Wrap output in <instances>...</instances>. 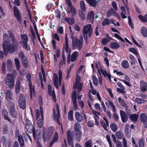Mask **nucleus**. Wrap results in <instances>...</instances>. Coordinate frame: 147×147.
<instances>
[{
	"mask_svg": "<svg viewBox=\"0 0 147 147\" xmlns=\"http://www.w3.org/2000/svg\"><path fill=\"white\" fill-rule=\"evenodd\" d=\"M15 63L16 65V69L17 70H19L20 69V64L19 61L18 59L16 58L15 59Z\"/></svg>",
	"mask_w": 147,
	"mask_h": 147,
	"instance_id": "obj_51",
	"label": "nucleus"
},
{
	"mask_svg": "<svg viewBox=\"0 0 147 147\" xmlns=\"http://www.w3.org/2000/svg\"><path fill=\"white\" fill-rule=\"evenodd\" d=\"M138 144L139 147H144V143L143 139H142L139 140Z\"/></svg>",
	"mask_w": 147,
	"mask_h": 147,
	"instance_id": "obj_62",
	"label": "nucleus"
},
{
	"mask_svg": "<svg viewBox=\"0 0 147 147\" xmlns=\"http://www.w3.org/2000/svg\"><path fill=\"white\" fill-rule=\"evenodd\" d=\"M82 88V85L80 82L75 83L73 85L74 88L77 89L78 92L81 91Z\"/></svg>",
	"mask_w": 147,
	"mask_h": 147,
	"instance_id": "obj_23",
	"label": "nucleus"
},
{
	"mask_svg": "<svg viewBox=\"0 0 147 147\" xmlns=\"http://www.w3.org/2000/svg\"><path fill=\"white\" fill-rule=\"evenodd\" d=\"M139 119L143 123L144 127H147V114L145 113H141L139 116Z\"/></svg>",
	"mask_w": 147,
	"mask_h": 147,
	"instance_id": "obj_10",
	"label": "nucleus"
},
{
	"mask_svg": "<svg viewBox=\"0 0 147 147\" xmlns=\"http://www.w3.org/2000/svg\"><path fill=\"white\" fill-rule=\"evenodd\" d=\"M129 24L131 28L133 29L134 28V25L132 22L131 19L129 16L128 17Z\"/></svg>",
	"mask_w": 147,
	"mask_h": 147,
	"instance_id": "obj_63",
	"label": "nucleus"
},
{
	"mask_svg": "<svg viewBox=\"0 0 147 147\" xmlns=\"http://www.w3.org/2000/svg\"><path fill=\"white\" fill-rule=\"evenodd\" d=\"M6 99L7 100H9L12 98V94L10 91L8 90H6L5 91Z\"/></svg>",
	"mask_w": 147,
	"mask_h": 147,
	"instance_id": "obj_25",
	"label": "nucleus"
},
{
	"mask_svg": "<svg viewBox=\"0 0 147 147\" xmlns=\"http://www.w3.org/2000/svg\"><path fill=\"white\" fill-rule=\"evenodd\" d=\"M10 116L13 118H16L18 115L17 112L15 110L14 105L13 103H11V107L9 109Z\"/></svg>",
	"mask_w": 147,
	"mask_h": 147,
	"instance_id": "obj_11",
	"label": "nucleus"
},
{
	"mask_svg": "<svg viewBox=\"0 0 147 147\" xmlns=\"http://www.w3.org/2000/svg\"><path fill=\"white\" fill-rule=\"evenodd\" d=\"M18 141L20 146L22 147L24 145V143L22 136H20L18 138Z\"/></svg>",
	"mask_w": 147,
	"mask_h": 147,
	"instance_id": "obj_54",
	"label": "nucleus"
},
{
	"mask_svg": "<svg viewBox=\"0 0 147 147\" xmlns=\"http://www.w3.org/2000/svg\"><path fill=\"white\" fill-rule=\"evenodd\" d=\"M3 48L4 54L7 56L8 52L10 53H13L17 49V46L16 44H9L10 41L8 35L5 33L3 36Z\"/></svg>",
	"mask_w": 147,
	"mask_h": 147,
	"instance_id": "obj_1",
	"label": "nucleus"
},
{
	"mask_svg": "<svg viewBox=\"0 0 147 147\" xmlns=\"http://www.w3.org/2000/svg\"><path fill=\"white\" fill-rule=\"evenodd\" d=\"M80 128L79 123H75L74 127L73 137L78 141H80L82 136V133L80 130Z\"/></svg>",
	"mask_w": 147,
	"mask_h": 147,
	"instance_id": "obj_3",
	"label": "nucleus"
},
{
	"mask_svg": "<svg viewBox=\"0 0 147 147\" xmlns=\"http://www.w3.org/2000/svg\"><path fill=\"white\" fill-rule=\"evenodd\" d=\"M73 34L72 33L71 38L73 40H72V46L73 47H76L79 50L81 49L83 45V37L81 36L80 37V40H78L77 38L76 37L73 36Z\"/></svg>",
	"mask_w": 147,
	"mask_h": 147,
	"instance_id": "obj_4",
	"label": "nucleus"
},
{
	"mask_svg": "<svg viewBox=\"0 0 147 147\" xmlns=\"http://www.w3.org/2000/svg\"><path fill=\"white\" fill-rule=\"evenodd\" d=\"M120 114L122 121L124 123L126 122L128 119V116L126 113L124 111L121 110L120 111Z\"/></svg>",
	"mask_w": 147,
	"mask_h": 147,
	"instance_id": "obj_15",
	"label": "nucleus"
},
{
	"mask_svg": "<svg viewBox=\"0 0 147 147\" xmlns=\"http://www.w3.org/2000/svg\"><path fill=\"white\" fill-rule=\"evenodd\" d=\"M118 100L119 103L122 106L125 108L127 107V105L123 99H121L120 98H119Z\"/></svg>",
	"mask_w": 147,
	"mask_h": 147,
	"instance_id": "obj_44",
	"label": "nucleus"
},
{
	"mask_svg": "<svg viewBox=\"0 0 147 147\" xmlns=\"http://www.w3.org/2000/svg\"><path fill=\"white\" fill-rule=\"evenodd\" d=\"M53 113L55 116H56V117L58 123L59 124V120L60 117V114L59 113V106L57 103L56 104L55 109H53Z\"/></svg>",
	"mask_w": 147,
	"mask_h": 147,
	"instance_id": "obj_13",
	"label": "nucleus"
},
{
	"mask_svg": "<svg viewBox=\"0 0 147 147\" xmlns=\"http://www.w3.org/2000/svg\"><path fill=\"white\" fill-rule=\"evenodd\" d=\"M65 44L64 45L63 51H65L68 55H70L71 49L69 47L68 38L66 34L65 35Z\"/></svg>",
	"mask_w": 147,
	"mask_h": 147,
	"instance_id": "obj_7",
	"label": "nucleus"
},
{
	"mask_svg": "<svg viewBox=\"0 0 147 147\" xmlns=\"http://www.w3.org/2000/svg\"><path fill=\"white\" fill-rule=\"evenodd\" d=\"M16 75V71L15 70L12 71L11 74H8L6 75L5 83L7 86L11 88L14 87V80Z\"/></svg>",
	"mask_w": 147,
	"mask_h": 147,
	"instance_id": "obj_2",
	"label": "nucleus"
},
{
	"mask_svg": "<svg viewBox=\"0 0 147 147\" xmlns=\"http://www.w3.org/2000/svg\"><path fill=\"white\" fill-rule=\"evenodd\" d=\"M75 118L78 122H81L83 120L82 116L78 112H76L75 113Z\"/></svg>",
	"mask_w": 147,
	"mask_h": 147,
	"instance_id": "obj_24",
	"label": "nucleus"
},
{
	"mask_svg": "<svg viewBox=\"0 0 147 147\" xmlns=\"http://www.w3.org/2000/svg\"><path fill=\"white\" fill-rule=\"evenodd\" d=\"M3 115L4 119L8 121L11 122L12 121L9 116L8 113L6 109L3 110L2 112Z\"/></svg>",
	"mask_w": 147,
	"mask_h": 147,
	"instance_id": "obj_21",
	"label": "nucleus"
},
{
	"mask_svg": "<svg viewBox=\"0 0 147 147\" xmlns=\"http://www.w3.org/2000/svg\"><path fill=\"white\" fill-rule=\"evenodd\" d=\"M92 78L93 84L95 86H97L98 84V81L97 78L94 76H93Z\"/></svg>",
	"mask_w": 147,
	"mask_h": 147,
	"instance_id": "obj_60",
	"label": "nucleus"
},
{
	"mask_svg": "<svg viewBox=\"0 0 147 147\" xmlns=\"http://www.w3.org/2000/svg\"><path fill=\"white\" fill-rule=\"evenodd\" d=\"M110 127L112 130L114 132H115L117 128V126L115 123H112L110 125Z\"/></svg>",
	"mask_w": 147,
	"mask_h": 147,
	"instance_id": "obj_48",
	"label": "nucleus"
},
{
	"mask_svg": "<svg viewBox=\"0 0 147 147\" xmlns=\"http://www.w3.org/2000/svg\"><path fill=\"white\" fill-rule=\"evenodd\" d=\"M30 98L32 99V97L33 95L34 94L35 91L34 88L30 87Z\"/></svg>",
	"mask_w": 147,
	"mask_h": 147,
	"instance_id": "obj_59",
	"label": "nucleus"
},
{
	"mask_svg": "<svg viewBox=\"0 0 147 147\" xmlns=\"http://www.w3.org/2000/svg\"><path fill=\"white\" fill-rule=\"evenodd\" d=\"M73 111H69L68 113V118L69 120L72 121L73 120Z\"/></svg>",
	"mask_w": 147,
	"mask_h": 147,
	"instance_id": "obj_57",
	"label": "nucleus"
},
{
	"mask_svg": "<svg viewBox=\"0 0 147 147\" xmlns=\"http://www.w3.org/2000/svg\"><path fill=\"white\" fill-rule=\"evenodd\" d=\"M78 53L77 51L74 52L71 54V61L72 62L75 61L76 59L78 56Z\"/></svg>",
	"mask_w": 147,
	"mask_h": 147,
	"instance_id": "obj_26",
	"label": "nucleus"
},
{
	"mask_svg": "<svg viewBox=\"0 0 147 147\" xmlns=\"http://www.w3.org/2000/svg\"><path fill=\"white\" fill-rule=\"evenodd\" d=\"M25 127L27 131L29 132H31L34 130L32 123L28 119L26 120Z\"/></svg>",
	"mask_w": 147,
	"mask_h": 147,
	"instance_id": "obj_9",
	"label": "nucleus"
},
{
	"mask_svg": "<svg viewBox=\"0 0 147 147\" xmlns=\"http://www.w3.org/2000/svg\"><path fill=\"white\" fill-rule=\"evenodd\" d=\"M100 123L101 125L104 128V129L107 131V127L109 126V125H107L106 123H105L103 121H101Z\"/></svg>",
	"mask_w": 147,
	"mask_h": 147,
	"instance_id": "obj_64",
	"label": "nucleus"
},
{
	"mask_svg": "<svg viewBox=\"0 0 147 147\" xmlns=\"http://www.w3.org/2000/svg\"><path fill=\"white\" fill-rule=\"evenodd\" d=\"M92 93L94 95L96 94V96L97 98V99L100 101H101V98L100 95L99 93L98 92H97V91L94 89H92L90 90Z\"/></svg>",
	"mask_w": 147,
	"mask_h": 147,
	"instance_id": "obj_31",
	"label": "nucleus"
},
{
	"mask_svg": "<svg viewBox=\"0 0 147 147\" xmlns=\"http://www.w3.org/2000/svg\"><path fill=\"white\" fill-rule=\"evenodd\" d=\"M106 106L109 108H111L113 113L116 111V109L113 103L110 101H108L105 102Z\"/></svg>",
	"mask_w": 147,
	"mask_h": 147,
	"instance_id": "obj_18",
	"label": "nucleus"
},
{
	"mask_svg": "<svg viewBox=\"0 0 147 147\" xmlns=\"http://www.w3.org/2000/svg\"><path fill=\"white\" fill-rule=\"evenodd\" d=\"M21 38L23 40L21 42H28V38L26 34H23L21 35Z\"/></svg>",
	"mask_w": 147,
	"mask_h": 147,
	"instance_id": "obj_55",
	"label": "nucleus"
},
{
	"mask_svg": "<svg viewBox=\"0 0 147 147\" xmlns=\"http://www.w3.org/2000/svg\"><path fill=\"white\" fill-rule=\"evenodd\" d=\"M138 115L137 114H133L131 115L130 117V119L134 121H136L138 119Z\"/></svg>",
	"mask_w": 147,
	"mask_h": 147,
	"instance_id": "obj_41",
	"label": "nucleus"
},
{
	"mask_svg": "<svg viewBox=\"0 0 147 147\" xmlns=\"http://www.w3.org/2000/svg\"><path fill=\"white\" fill-rule=\"evenodd\" d=\"M85 146L86 147H92V140H90L87 141L85 143Z\"/></svg>",
	"mask_w": 147,
	"mask_h": 147,
	"instance_id": "obj_50",
	"label": "nucleus"
},
{
	"mask_svg": "<svg viewBox=\"0 0 147 147\" xmlns=\"http://www.w3.org/2000/svg\"><path fill=\"white\" fill-rule=\"evenodd\" d=\"M87 2L90 5L94 7L96 6L98 1L95 0H86Z\"/></svg>",
	"mask_w": 147,
	"mask_h": 147,
	"instance_id": "obj_32",
	"label": "nucleus"
},
{
	"mask_svg": "<svg viewBox=\"0 0 147 147\" xmlns=\"http://www.w3.org/2000/svg\"><path fill=\"white\" fill-rule=\"evenodd\" d=\"M135 102L138 104H141L144 102H146L147 100L143 98H137L135 100Z\"/></svg>",
	"mask_w": 147,
	"mask_h": 147,
	"instance_id": "obj_35",
	"label": "nucleus"
},
{
	"mask_svg": "<svg viewBox=\"0 0 147 147\" xmlns=\"http://www.w3.org/2000/svg\"><path fill=\"white\" fill-rule=\"evenodd\" d=\"M114 11V9L111 8L108 11L107 13V16L108 18H109L112 15H113V13Z\"/></svg>",
	"mask_w": 147,
	"mask_h": 147,
	"instance_id": "obj_58",
	"label": "nucleus"
},
{
	"mask_svg": "<svg viewBox=\"0 0 147 147\" xmlns=\"http://www.w3.org/2000/svg\"><path fill=\"white\" fill-rule=\"evenodd\" d=\"M110 46L112 49H117L119 47V45L116 42H113L110 43Z\"/></svg>",
	"mask_w": 147,
	"mask_h": 147,
	"instance_id": "obj_47",
	"label": "nucleus"
},
{
	"mask_svg": "<svg viewBox=\"0 0 147 147\" xmlns=\"http://www.w3.org/2000/svg\"><path fill=\"white\" fill-rule=\"evenodd\" d=\"M122 67L124 68L127 69L129 67V64L128 62L126 60H124L121 63Z\"/></svg>",
	"mask_w": 147,
	"mask_h": 147,
	"instance_id": "obj_43",
	"label": "nucleus"
},
{
	"mask_svg": "<svg viewBox=\"0 0 147 147\" xmlns=\"http://www.w3.org/2000/svg\"><path fill=\"white\" fill-rule=\"evenodd\" d=\"M7 68L9 71H10L12 67V63L11 60L10 59H8L7 61Z\"/></svg>",
	"mask_w": 147,
	"mask_h": 147,
	"instance_id": "obj_33",
	"label": "nucleus"
},
{
	"mask_svg": "<svg viewBox=\"0 0 147 147\" xmlns=\"http://www.w3.org/2000/svg\"><path fill=\"white\" fill-rule=\"evenodd\" d=\"M48 94L50 96H51L54 101L56 102V100L55 91L53 90L51 92V87L50 85H49L48 86Z\"/></svg>",
	"mask_w": 147,
	"mask_h": 147,
	"instance_id": "obj_14",
	"label": "nucleus"
},
{
	"mask_svg": "<svg viewBox=\"0 0 147 147\" xmlns=\"http://www.w3.org/2000/svg\"><path fill=\"white\" fill-rule=\"evenodd\" d=\"M129 58L131 60V64L133 65L134 64L136 61V59L132 55H129Z\"/></svg>",
	"mask_w": 147,
	"mask_h": 147,
	"instance_id": "obj_49",
	"label": "nucleus"
},
{
	"mask_svg": "<svg viewBox=\"0 0 147 147\" xmlns=\"http://www.w3.org/2000/svg\"><path fill=\"white\" fill-rule=\"evenodd\" d=\"M54 131V128L52 126H50L47 128V132L48 134V136L51 137Z\"/></svg>",
	"mask_w": 147,
	"mask_h": 147,
	"instance_id": "obj_30",
	"label": "nucleus"
},
{
	"mask_svg": "<svg viewBox=\"0 0 147 147\" xmlns=\"http://www.w3.org/2000/svg\"><path fill=\"white\" fill-rule=\"evenodd\" d=\"M84 65H81L80 66L78 69L77 71V74H79L81 73H83V74H84L85 71V68L84 69Z\"/></svg>",
	"mask_w": 147,
	"mask_h": 147,
	"instance_id": "obj_42",
	"label": "nucleus"
},
{
	"mask_svg": "<svg viewBox=\"0 0 147 147\" xmlns=\"http://www.w3.org/2000/svg\"><path fill=\"white\" fill-rule=\"evenodd\" d=\"M64 20L67 22L69 25H72L74 23V20L73 18H64Z\"/></svg>",
	"mask_w": 147,
	"mask_h": 147,
	"instance_id": "obj_37",
	"label": "nucleus"
},
{
	"mask_svg": "<svg viewBox=\"0 0 147 147\" xmlns=\"http://www.w3.org/2000/svg\"><path fill=\"white\" fill-rule=\"evenodd\" d=\"M58 139V134L57 132L55 133L54 135L52 141L50 143V146H52L55 142H56Z\"/></svg>",
	"mask_w": 147,
	"mask_h": 147,
	"instance_id": "obj_28",
	"label": "nucleus"
},
{
	"mask_svg": "<svg viewBox=\"0 0 147 147\" xmlns=\"http://www.w3.org/2000/svg\"><path fill=\"white\" fill-rule=\"evenodd\" d=\"M32 132H33V135L34 138L35 139L36 138L37 139H39L40 138V135L41 134L40 130L37 129L35 131H34V130Z\"/></svg>",
	"mask_w": 147,
	"mask_h": 147,
	"instance_id": "obj_27",
	"label": "nucleus"
},
{
	"mask_svg": "<svg viewBox=\"0 0 147 147\" xmlns=\"http://www.w3.org/2000/svg\"><path fill=\"white\" fill-rule=\"evenodd\" d=\"M53 83L54 85L57 88L59 87L58 80L57 75L56 74H54L53 77Z\"/></svg>",
	"mask_w": 147,
	"mask_h": 147,
	"instance_id": "obj_22",
	"label": "nucleus"
},
{
	"mask_svg": "<svg viewBox=\"0 0 147 147\" xmlns=\"http://www.w3.org/2000/svg\"><path fill=\"white\" fill-rule=\"evenodd\" d=\"M62 73L61 71L60 70L59 71L58 75H59V83L60 86H61V81L62 79Z\"/></svg>",
	"mask_w": 147,
	"mask_h": 147,
	"instance_id": "obj_53",
	"label": "nucleus"
},
{
	"mask_svg": "<svg viewBox=\"0 0 147 147\" xmlns=\"http://www.w3.org/2000/svg\"><path fill=\"white\" fill-rule=\"evenodd\" d=\"M94 18V12L93 11H91L89 12L87 16V19L88 20H90L92 23Z\"/></svg>",
	"mask_w": 147,
	"mask_h": 147,
	"instance_id": "obj_19",
	"label": "nucleus"
},
{
	"mask_svg": "<svg viewBox=\"0 0 147 147\" xmlns=\"http://www.w3.org/2000/svg\"><path fill=\"white\" fill-rule=\"evenodd\" d=\"M20 42V43L22 45L23 47L27 50H30V47L29 45L27 44L28 42Z\"/></svg>",
	"mask_w": 147,
	"mask_h": 147,
	"instance_id": "obj_40",
	"label": "nucleus"
},
{
	"mask_svg": "<svg viewBox=\"0 0 147 147\" xmlns=\"http://www.w3.org/2000/svg\"><path fill=\"white\" fill-rule=\"evenodd\" d=\"M67 13H71L72 16H74L76 14V8L72 5L71 7H69Z\"/></svg>",
	"mask_w": 147,
	"mask_h": 147,
	"instance_id": "obj_17",
	"label": "nucleus"
},
{
	"mask_svg": "<svg viewBox=\"0 0 147 147\" xmlns=\"http://www.w3.org/2000/svg\"><path fill=\"white\" fill-rule=\"evenodd\" d=\"M20 88V82L19 81L17 82L15 86L16 92L17 94L19 92Z\"/></svg>",
	"mask_w": 147,
	"mask_h": 147,
	"instance_id": "obj_46",
	"label": "nucleus"
},
{
	"mask_svg": "<svg viewBox=\"0 0 147 147\" xmlns=\"http://www.w3.org/2000/svg\"><path fill=\"white\" fill-rule=\"evenodd\" d=\"M21 99L19 100V104L20 107L22 109H24L26 107V101H23V102L21 101Z\"/></svg>",
	"mask_w": 147,
	"mask_h": 147,
	"instance_id": "obj_45",
	"label": "nucleus"
},
{
	"mask_svg": "<svg viewBox=\"0 0 147 147\" xmlns=\"http://www.w3.org/2000/svg\"><path fill=\"white\" fill-rule=\"evenodd\" d=\"M141 32L144 36L147 37V29L145 27H142L141 29Z\"/></svg>",
	"mask_w": 147,
	"mask_h": 147,
	"instance_id": "obj_34",
	"label": "nucleus"
},
{
	"mask_svg": "<svg viewBox=\"0 0 147 147\" xmlns=\"http://www.w3.org/2000/svg\"><path fill=\"white\" fill-rule=\"evenodd\" d=\"M8 33L12 40L13 44H14V43L16 44V45L18 46V44L17 43V41L16 40L14 39V37L11 31H8Z\"/></svg>",
	"mask_w": 147,
	"mask_h": 147,
	"instance_id": "obj_38",
	"label": "nucleus"
},
{
	"mask_svg": "<svg viewBox=\"0 0 147 147\" xmlns=\"http://www.w3.org/2000/svg\"><path fill=\"white\" fill-rule=\"evenodd\" d=\"M96 67L97 69L98 73L101 75V73L105 77H107L108 79L111 81V76L110 74L107 73L106 71L101 68H99L98 64L97 63L96 64Z\"/></svg>",
	"mask_w": 147,
	"mask_h": 147,
	"instance_id": "obj_8",
	"label": "nucleus"
},
{
	"mask_svg": "<svg viewBox=\"0 0 147 147\" xmlns=\"http://www.w3.org/2000/svg\"><path fill=\"white\" fill-rule=\"evenodd\" d=\"M80 8L83 12H85L86 10V7L84 2L81 1L80 2Z\"/></svg>",
	"mask_w": 147,
	"mask_h": 147,
	"instance_id": "obj_39",
	"label": "nucleus"
},
{
	"mask_svg": "<svg viewBox=\"0 0 147 147\" xmlns=\"http://www.w3.org/2000/svg\"><path fill=\"white\" fill-rule=\"evenodd\" d=\"M110 24V20L108 18H106L102 22V25L105 26V25H108Z\"/></svg>",
	"mask_w": 147,
	"mask_h": 147,
	"instance_id": "obj_56",
	"label": "nucleus"
},
{
	"mask_svg": "<svg viewBox=\"0 0 147 147\" xmlns=\"http://www.w3.org/2000/svg\"><path fill=\"white\" fill-rule=\"evenodd\" d=\"M1 142L2 143L3 145L6 146L7 143V140L6 138L4 136H3L1 139Z\"/></svg>",
	"mask_w": 147,
	"mask_h": 147,
	"instance_id": "obj_52",
	"label": "nucleus"
},
{
	"mask_svg": "<svg viewBox=\"0 0 147 147\" xmlns=\"http://www.w3.org/2000/svg\"><path fill=\"white\" fill-rule=\"evenodd\" d=\"M21 60L23 66L25 68L28 67L29 66V63L27 59V58H24Z\"/></svg>",
	"mask_w": 147,
	"mask_h": 147,
	"instance_id": "obj_36",
	"label": "nucleus"
},
{
	"mask_svg": "<svg viewBox=\"0 0 147 147\" xmlns=\"http://www.w3.org/2000/svg\"><path fill=\"white\" fill-rule=\"evenodd\" d=\"M92 28L91 24H88L84 26L83 32L84 38V40L86 41L87 35L90 37L92 35Z\"/></svg>",
	"mask_w": 147,
	"mask_h": 147,
	"instance_id": "obj_6",
	"label": "nucleus"
},
{
	"mask_svg": "<svg viewBox=\"0 0 147 147\" xmlns=\"http://www.w3.org/2000/svg\"><path fill=\"white\" fill-rule=\"evenodd\" d=\"M52 37L53 39H55L58 41H59L60 40L59 36L57 34H52Z\"/></svg>",
	"mask_w": 147,
	"mask_h": 147,
	"instance_id": "obj_61",
	"label": "nucleus"
},
{
	"mask_svg": "<svg viewBox=\"0 0 147 147\" xmlns=\"http://www.w3.org/2000/svg\"><path fill=\"white\" fill-rule=\"evenodd\" d=\"M125 79L126 80H121V81L125 83L127 86H130L131 85L130 84V79L126 75L125 76Z\"/></svg>",
	"mask_w": 147,
	"mask_h": 147,
	"instance_id": "obj_29",
	"label": "nucleus"
},
{
	"mask_svg": "<svg viewBox=\"0 0 147 147\" xmlns=\"http://www.w3.org/2000/svg\"><path fill=\"white\" fill-rule=\"evenodd\" d=\"M140 89L142 92L147 91V83L143 81L140 82Z\"/></svg>",
	"mask_w": 147,
	"mask_h": 147,
	"instance_id": "obj_20",
	"label": "nucleus"
},
{
	"mask_svg": "<svg viewBox=\"0 0 147 147\" xmlns=\"http://www.w3.org/2000/svg\"><path fill=\"white\" fill-rule=\"evenodd\" d=\"M13 12L15 17L19 22L22 21V18L20 11L18 8L15 6L13 7Z\"/></svg>",
	"mask_w": 147,
	"mask_h": 147,
	"instance_id": "obj_12",
	"label": "nucleus"
},
{
	"mask_svg": "<svg viewBox=\"0 0 147 147\" xmlns=\"http://www.w3.org/2000/svg\"><path fill=\"white\" fill-rule=\"evenodd\" d=\"M48 136V134L47 132V129L46 128L44 127L43 129V139L45 142L50 139L51 137Z\"/></svg>",
	"mask_w": 147,
	"mask_h": 147,
	"instance_id": "obj_16",
	"label": "nucleus"
},
{
	"mask_svg": "<svg viewBox=\"0 0 147 147\" xmlns=\"http://www.w3.org/2000/svg\"><path fill=\"white\" fill-rule=\"evenodd\" d=\"M40 111L38 109H37L36 111V119L38 120L37 125L39 127L42 126L43 124V109L42 107L41 106L40 108Z\"/></svg>",
	"mask_w": 147,
	"mask_h": 147,
	"instance_id": "obj_5",
	"label": "nucleus"
}]
</instances>
